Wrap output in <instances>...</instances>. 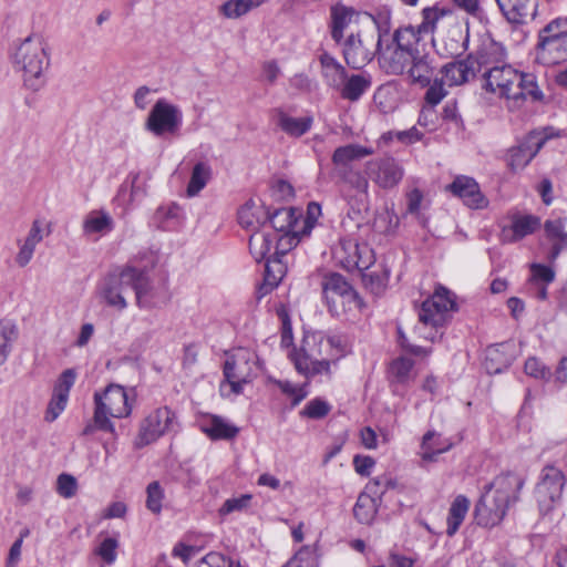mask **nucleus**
Instances as JSON below:
<instances>
[{
    "label": "nucleus",
    "instance_id": "1",
    "mask_svg": "<svg viewBox=\"0 0 567 567\" xmlns=\"http://www.w3.org/2000/svg\"><path fill=\"white\" fill-rule=\"evenodd\" d=\"M524 480L513 473L497 476L475 505L477 524L484 527H493L499 524L506 515L512 503L518 499Z\"/></svg>",
    "mask_w": 567,
    "mask_h": 567
},
{
    "label": "nucleus",
    "instance_id": "2",
    "mask_svg": "<svg viewBox=\"0 0 567 567\" xmlns=\"http://www.w3.org/2000/svg\"><path fill=\"white\" fill-rule=\"evenodd\" d=\"M12 61L22 73L27 89L38 92L47 83V72L50 68L49 48L41 34L31 33L21 40L14 49Z\"/></svg>",
    "mask_w": 567,
    "mask_h": 567
},
{
    "label": "nucleus",
    "instance_id": "3",
    "mask_svg": "<svg viewBox=\"0 0 567 567\" xmlns=\"http://www.w3.org/2000/svg\"><path fill=\"white\" fill-rule=\"evenodd\" d=\"M483 87L498 97L513 101L515 104L530 96L539 100L542 93L538 90L535 76L530 73H522L511 65L494 66L483 73Z\"/></svg>",
    "mask_w": 567,
    "mask_h": 567
},
{
    "label": "nucleus",
    "instance_id": "4",
    "mask_svg": "<svg viewBox=\"0 0 567 567\" xmlns=\"http://www.w3.org/2000/svg\"><path fill=\"white\" fill-rule=\"evenodd\" d=\"M94 403L93 424L84 427V435H90L95 430L114 433V424L110 417L121 419L131 414L127 394L124 388L117 384H110L102 393L95 392Z\"/></svg>",
    "mask_w": 567,
    "mask_h": 567
},
{
    "label": "nucleus",
    "instance_id": "5",
    "mask_svg": "<svg viewBox=\"0 0 567 567\" xmlns=\"http://www.w3.org/2000/svg\"><path fill=\"white\" fill-rule=\"evenodd\" d=\"M536 60L544 65H555L567 60V17L551 20L538 31Z\"/></svg>",
    "mask_w": 567,
    "mask_h": 567
},
{
    "label": "nucleus",
    "instance_id": "6",
    "mask_svg": "<svg viewBox=\"0 0 567 567\" xmlns=\"http://www.w3.org/2000/svg\"><path fill=\"white\" fill-rule=\"evenodd\" d=\"M135 267L132 266H125L109 272L99 287V295L103 302L117 311L126 309L125 293L133 289Z\"/></svg>",
    "mask_w": 567,
    "mask_h": 567
},
{
    "label": "nucleus",
    "instance_id": "7",
    "mask_svg": "<svg viewBox=\"0 0 567 567\" xmlns=\"http://www.w3.org/2000/svg\"><path fill=\"white\" fill-rule=\"evenodd\" d=\"M322 293L331 313L340 316L352 306L359 307L360 299L352 286L337 272L326 275L321 282Z\"/></svg>",
    "mask_w": 567,
    "mask_h": 567
},
{
    "label": "nucleus",
    "instance_id": "8",
    "mask_svg": "<svg viewBox=\"0 0 567 567\" xmlns=\"http://www.w3.org/2000/svg\"><path fill=\"white\" fill-rule=\"evenodd\" d=\"M224 377L231 392L240 394L244 384L250 383L256 377L255 354L243 348L234 351L224 363Z\"/></svg>",
    "mask_w": 567,
    "mask_h": 567
},
{
    "label": "nucleus",
    "instance_id": "9",
    "mask_svg": "<svg viewBox=\"0 0 567 567\" xmlns=\"http://www.w3.org/2000/svg\"><path fill=\"white\" fill-rule=\"evenodd\" d=\"M564 486L565 475L559 468L544 467L540 481L535 488V498L540 515L550 514L560 504Z\"/></svg>",
    "mask_w": 567,
    "mask_h": 567
},
{
    "label": "nucleus",
    "instance_id": "10",
    "mask_svg": "<svg viewBox=\"0 0 567 567\" xmlns=\"http://www.w3.org/2000/svg\"><path fill=\"white\" fill-rule=\"evenodd\" d=\"M378 30L371 32H351L343 42V58L346 63L359 70L372 61L378 50Z\"/></svg>",
    "mask_w": 567,
    "mask_h": 567
},
{
    "label": "nucleus",
    "instance_id": "11",
    "mask_svg": "<svg viewBox=\"0 0 567 567\" xmlns=\"http://www.w3.org/2000/svg\"><path fill=\"white\" fill-rule=\"evenodd\" d=\"M456 309V303L450 290L439 287L431 298L426 299L419 311V320L424 327L434 329L443 327L450 312Z\"/></svg>",
    "mask_w": 567,
    "mask_h": 567
},
{
    "label": "nucleus",
    "instance_id": "12",
    "mask_svg": "<svg viewBox=\"0 0 567 567\" xmlns=\"http://www.w3.org/2000/svg\"><path fill=\"white\" fill-rule=\"evenodd\" d=\"M422 16L423 21L417 25V28L413 25L399 28L388 41L413 55L419 54L421 34L430 33L434 30L435 23L442 16V12L436 8H425L422 11Z\"/></svg>",
    "mask_w": 567,
    "mask_h": 567
},
{
    "label": "nucleus",
    "instance_id": "13",
    "mask_svg": "<svg viewBox=\"0 0 567 567\" xmlns=\"http://www.w3.org/2000/svg\"><path fill=\"white\" fill-rule=\"evenodd\" d=\"M182 121L181 109L165 99H159L152 107L145 127L156 136H162L165 133L175 134L179 130Z\"/></svg>",
    "mask_w": 567,
    "mask_h": 567
},
{
    "label": "nucleus",
    "instance_id": "14",
    "mask_svg": "<svg viewBox=\"0 0 567 567\" xmlns=\"http://www.w3.org/2000/svg\"><path fill=\"white\" fill-rule=\"evenodd\" d=\"M336 260L347 270H368L374 262L373 250L353 239H341L333 249Z\"/></svg>",
    "mask_w": 567,
    "mask_h": 567
},
{
    "label": "nucleus",
    "instance_id": "15",
    "mask_svg": "<svg viewBox=\"0 0 567 567\" xmlns=\"http://www.w3.org/2000/svg\"><path fill=\"white\" fill-rule=\"evenodd\" d=\"M365 173L379 187L391 189L402 181L404 169L395 158L383 156L369 161Z\"/></svg>",
    "mask_w": 567,
    "mask_h": 567
},
{
    "label": "nucleus",
    "instance_id": "16",
    "mask_svg": "<svg viewBox=\"0 0 567 567\" xmlns=\"http://www.w3.org/2000/svg\"><path fill=\"white\" fill-rule=\"evenodd\" d=\"M175 414L168 408H159L151 412L141 423L138 446L155 442L173 426Z\"/></svg>",
    "mask_w": 567,
    "mask_h": 567
},
{
    "label": "nucleus",
    "instance_id": "17",
    "mask_svg": "<svg viewBox=\"0 0 567 567\" xmlns=\"http://www.w3.org/2000/svg\"><path fill=\"white\" fill-rule=\"evenodd\" d=\"M136 305L140 308H152L167 301V289L165 284L154 285L145 270L135 268L133 284Z\"/></svg>",
    "mask_w": 567,
    "mask_h": 567
},
{
    "label": "nucleus",
    "instance_id": "18",
    "mask_svg": "<svg viewBox=\"0 0 567 567\" xmlns=\"http://www.w3.org/2000/svg\"><path fill=\"white\" fill-rule=\"evenodd\" d=\"M378 51L381 68L388 74H404L413 61V54L400 49L378 33Z\"/></svg>",
    "mask_w": 567,
    "mask_h": 567
},
{
    "label": "nucleus",
    "instance_id": "19",
    "mask_svg": "<svg viewBox=\"0 0 567 567\" xmlns=\"http://www.w3.org/2000/svg\"><path fill=\"white\" fill-rule=\"evenodd\" d=\"M546 142L540 132H530L522 143L513 146L507 153V165L513 171H520L537 155Z\"/></svg>",
    "mask_w": 567,
    "mask_h": 567
},
{
    "label": "nucleus",
    "instance_id": "20",
    "mask_svg": "<svg viewBox=\"0 0 567 567\" xmlns=\"http://www.w3.org/2000/svg\"><path fill=\"white\" fill-rule=\"evenodd\" d=\"M447 189L460 197L463 203L473 209H483L487 207L488 200L482 194L476 181L468 176H457Z\"/></svg>",
    "mask_w": 567,
    "mask_h": 567
},
{
    "label": "nucleus",
    "instance_id": "21",
    "mask_svg": "<svg viewBox=\"0 0 567 567\" xmlns=\"http://www.w3.org/2000/svg\"><path fill=\"white\" fill-rule=\"evenodd\" d=\"M51 224H45L41 219H34L31 228L23 240H19V251L16 256V262L20 267H25L33 257L35 247L44 237L51 234Z\"/></svg>",
    "mask_w": 567,
    "mask_h": 567
},
{
    "label": "nucleus",
    "instance_id": "22",
    "mask_svg": "<svg viewBox=\"0 0 567 567\" xmlns=\"http://www.w3.org/2000/svg\"><path fill=\"white\" fill-rule=\"evenodd\" d=\"M504 18L513 24H525L537 16V0H496Z\"/></svg>",
    "mask_w": 567,
    "mask_h": 567
},
{
    "label": "nucleus",
    "instance_id": "23",
    "mask_svg": "<svg viewBox=\"0 0 567 567\" xmlns=\"http://www.w3.org/2000/svg\"><path fill=\"white\" fill-rule=\"evenodd\" d=\"M359 20V12L352 7L344 6L343 3H336L330 8V33L331 38L341 43L344 31L351 25L357 24Z\"/></svg>",
    "mask_w": 567,
    "mask_h": 567
},
{
    "label": "nucleus",
    "instance_id": "24",
    "mask_svg": "<svg viewBox=\"0 0 567 567\" xmlns=\"http://www.w3.org/2000/svg\"><path fill=\"white\" fill-rule=\"evenodd\" d=\"M467 32L461 25H453L434 45L440 55L444 58L461 56L467 49Z\"/></svg>",
    "mask_w": 567,
    "mask_h": 567
},
{
    "label": "nucleus",
    "instance_id": "25",
    "mask_svg": "<svg viewBox=\"0 0 567 567\" xmlns=\"http://www.w3.org/2000/svg\"><path fill=\"white\" fill-rule=\"evenodd\" d=\"M452 446L453 442L450 439L443 437L435 431H427L422 437L419 451L421 466L436 462L439 456L450 451Z\"/></svg>",
    "mask_w": 567,
    "mask_h": 567
},
{
    "label": "nucleus",
    "instance_id": "26",
    "mask_svg": "<svg viewBox=\"0 0 567 567\" xmlns=\"http://www.w3.org/2000/svg\"><path fill=\"white\" fill-rule=\"evenodd\" d=\"M545 238L550 244L547 255L549 262H555L561 251L567 249V231L563 219H548L544 224Z\"/></svg>",
    "mask_w": 567,
    "mask_h": 567
},
{
    "label": "nucleus",
    "instance_id": "27",
    "mask_svg": "<svg viewBox=\"0 0 567 567\" xmlns=\"http://www.w3.org/2000/svg\"><path fill=\"white\" fill-rule=\"evenodd\" d=\"M374 153L373 148L359 144H347L334 150L331 161L334 165V172L353 168L352 162L362 159Z\"/></svg>",
    "mask_w": 567,
    "mask_h": 567
},
{
    "label": "nucleus",
    "instance_id": "28",
    "mask_svg": "<svg viewBox=\"0 0 567 567\" xmlns=\"http://www.w3.org/2000/svg\"><path fill=\"white\" fill-rule=\"evenodd\" d=\"M200 430L212 440H231L239 429L218 415L208 414L200 421Z\"/></svg>",
    "mask_w": 567,
    "mask_h": 567
},
{
    "label": "nucleus",
    "instance_id": "29",
    "mask_svg": "<svg viewBox=\"0 0 567 567\" xmlns=\"http://www.w3.org/2000/svg\"><path fill=\"white\" fill-rule=\"evenodd\" d=\"M476 61L467 59L464 61L451 62L445 64L441 72L443 81L449 86L461 85L475 75Z\"/></svg>",
    "mask_w": 567,
    "mask_h": 567
},
{
    "label": "nucleus",
    "instance_id": "30",
    "mask_svg": "<svg viewBox=\"0 0 567 567\" xmlns=\"http://www.w3.org/2000/svg\"><path fill=\"white\" fill-rule=\"evenodd\" d=\"M371 86V76L365 73L352 74L348 76L346 74L344 82L336 90L339 91L340 95L344 100L358 101Z\"/></svg>",
    "mask_w": 567,
    "mask_h": 567
},
{
    "label": "nucleus",
    "instance_id": "31",
    "mask_svg": "<svg viewBox=\"0 0 567 567\" xmlns=\"http://www.w3.org/2000/svg\"><path fill=\"white\" fill-rule=\"evenodd\" d=\"M114 228V220L112 216L103 210L95 209L90 212L83 220V233L85 236H103Z\"/></svg>",
    "mask_w": 567,
    "mask_h": 567
},
{
    "label": "nucleus",
    "instance_id": "32",
    "mask_svg": "<svg viewBox=\"0 0 567 567\" xmlns=\"http://www.w3.org/2000/svg\"><path fill=\"white\" fill-rule=\"evenodd\" d=\"M405 73L412 83L420 84L422 87H425L431 83L434 66L432 65L429 55L419 53L413 56V61H411Z\"/></svg>",
    "mask_w": 567,
    "mask_h": 567
},
{
    "label": "nucleus",
    "instance_id": "33",
    "mask_svg": "<svg viewBox=\"0 0 567 567\" xmlns=\"http://www.w3.org/2000/svg\"><path fill=\"white\" fill-rule=\"evenodd\" d=\"M301 213L292 207H282L276 209L272 214L266 213V220H269L271 227L277 233L295 231Z\"/></svg>",
    "mask_w": 567,
    "mask_h": 567
},
{
    "label": "nucleus",
    "instance_id": "34",
    "mask_svg": "<svg viewBox=\"0 0 567 567\" xmlns=\"http://www.w3.org/2000/svg\"><path fill=\"white\" fill-rule=\"evenodd\" d=\"M319 62L321 65V74L330 87L336 90L344 82L347 71L331 54L323 51L319 55Z\"/></svg>",
    "mask_w": 567,
    "mask_h": 567
},
{
    "label": "nucleus",
    "instance_id": "35",
    "mask_svg": "<svg viewBox=\"0 0 567 567\" xmlns=\"http://www.w3.org/2000/svg\"><path fill=\"white\" fill-rule=\"evenodd\" d=\"M380 503L374 494L364 489L359 495L353 508L355 519L361 524H371L378 513Z\"/></svg>",
    "mask_w": 567,
    "mask_h": 567
},
{
    "label": "nucleus",
    "instance_id": "36",
    "mask_svg": "<svg viewBox=\"0 0 567 567\" xmlns=\"http://www.w3.org/2000/svg\"><path fill=\"white\" fill-rule=\"evenodd\" d=\"M276 124L288 135L299 137L310 130L312 117H292L278 110L276 112Z\"/></svg>",
    "mask_w": 567,
    "mask_h": 567
},
{
    "label": "nucleus",
    "instance_id": "37",
    "mask_svg": "<svg viewBox=\"0 0 567 567\" xmlns=\"http://www.w3.org/2000/svg\"><path fill=\"white\" fill-rule=\"evenodd\" d=\"M507 348L508 346L506 344H498L487 349L484 361L487 373H501L512 364L513 357L507 354Z\"/></svg>",
    "mask_w": 567,
    "mask_h": 567
},
{
    "label": "nucleus",
    "instance_id": "38",
    "mask_svg": "<svg viewBox=\"0 0 567 567\" xmlns=\"http://www.w3.org/2000/svg\"><path fill=\"white\" fill-rule=\"evenodd\" d=\"M470 508V501L464 495H457L454 501L452 502L449 515H447V528L446 534L447 536L452 537L456 534L460 526L464 522V518L468 512Z\"/></svg>",
    "mask_w": 567,
    "mask_h": 567
},
{
    "label": "nucleus",
    "instance_id": "39",
    "mask_svg": "<svg viewBox=\"0 0 567 567\" xmlns=\"http://www.w3.org/2000/svg\"><path fill=\"white\" fill-rule=\"evenodd\" d=\"M287 272V265L281 257L272 255L266 259L265 279L260 289H265V293L272 290L279 285Z\"/></svg>",
    "mask_w": 567,
    "mask_h": 567
},
{
    "label": "nucleus",
    "instance_id": "40",
    "mask_svg": "<svg viewBox=\"0 0 567 567\" xmlns=\"http://www.w3.org/2000/svg\"><path fill=\"white\" fill-rule=\"evenodd\" d=\"M238 221L244 228L256 230L266 221V212L252 202L246 203L238 210Z\"/></svg>",
    "mask_w": 567,
    "mask_h": 567
},
{
    "label": "nucleus",
    "instance_id": "41",
    "mask_svg": "<svg viewBox=\"0 0 567 567\" xmlns=\"http://www.w3.org/2000/svg\"><path fill=\"white\" fill-rule=\"evenodd\" d=\"M265 2L266 0H228L220 6L219 12L227 19H238Z\"/></svg>",
    "mask_w": 567,
    "mask_h": 567
},
{
    "label": "nucleus",
    "instance_id": "42",
    "mask_svg": "<svg viewBox=\"0 0 567 567\" xmlns=\"http://www.w3.org/2000/svg\"><path fill=\"white\" fill-rule=\"evenodd\" d=\"M274 243L272 234L255 231L249 238V250L254 259L259 262L267 259Z\"/></svg>",
    "mask_w": 567,
    "mask_h": 567
},
{
    "label": "nucleus",
    "instance_id": "43",
    "mask_svg": "<svg viewBox=\"0 0 567 567\" xmlns=\"http://www.w3.org/2000/svg\"><path fill=\"white\" fill-rule=\"evenodd\" d=\"M212 177V168L207 163H197L192 171L190 179L187 185V195L196 196L208 183Z\"/></svg>",
    "mask_w": 567,
    "mask_h": 567
},
{
    "label": "nucleus",
    "instance_id": "44",
    "mask_svg": "<svg viewBox=\"0 0 567 567\" xmlns=\"http://www.w3.org/2000/svg\"><path fill=\"white\" fill-rule=\"evenodd\" d=\"M338 178L349 185L352 189L368 197L369 181L368 178L357 168H349L336 173Z\"/></svg>",
    "mask_w": 567,
    "mask_h": 567
},
{
    "label": "nucleus",
    "instance_id": "45",
    "mask_svg": "<svg viewBox=\"0 0 567 567\" xmlns=\"http://www.w3.org/2000/svg\"><path fill=\"white\" fill-rule=\"evenodd\" d=\"M540 218L534 215L517 216L513 219L512 230L514 238L522 239L535 233L540 227Z\"/></svg>",
    "mask_w": 567,
    "mask_h": 567
},
{
    "label": "nucleus",
    "instance_id": "46",
    "mask_svg": "<svg viewBox=\"0 0 567 567\" xmlns=\"http://www.w3.org/2000/svg\"><path fill=\"white\" fill-rule=\"evenodd\" d=\"M413 361L408 358H398L390 365V375L398 383H406L412 379Z\"/></svg>",
    "mask_w": 567,
    "mask_h": 567
},
{
    "label": "nucleus",
    "instance_id": "47",
    "mask_svg": "<svg viewBox=\"0 0 567 567\" xmlns=\"http://www.w3.org/2000/svg\"><path fill=\"white\" fill-rule=\"evenodd\" d=\"M299 230L272 234L274 241H276L275 252L277 257H284L286 254L296 247L299 243Z\"/></svg>",
    "mask_w": 567,
    "mask_h": 567
},
{
    "label": "nucleus",
    "instance_id": "48",
    "mask_svg": "<svg viewBox=\"0 0 567 567\" xmlns=\"http://www.w3.org/2000/svg\"><path fill=\"white\" fill-rule=\"evenodd\" d=\"M118 540L116 537H105L100 545L94 549L105 564L111 565L115 561L117 556Z\"/></svg>",
    "mask_w": 567,
    "mask_h": 567
},
{
    "label": "nucleus",
    "instance_id": "49",
    "mask_svg": "<svg viewBox=\"0 0 567 567\" xmlns=\"http://www.w3.org/2000/svg\"><path fill=\"white\" fill-rule=\"evenodd\" d=\"M362 280L368 289L374 295L382 293L388 285L389 280V272L382 271V272H367L362 275Z\"/></svg>",
    "mask_w": 567,
    "mask_h": 567
},
{
    "label": "nucleus",
    "instance_id": "50",
    "mask_svg": "<svg viewBox=\"0 0 567 567\" xmlns=\"http://www.w3.org/2000/svg\"><path fill=\"white\" fill-rule=\"evenodd\" d=\"M530 268V285H548L555 279V271L549 266L543 264H532Z\"/></svg>",
    "mask_w": 567,
    "mask_h": 567
},
{
    "label": "nucleus",
    "instance_id": "51",
    "mask_svg": "<svg viewBox=\"0 0 567 567\" xmlns=\"http://www.w3.org/2000/svg\"><path fill=\"white\" fill-rule=\"evenodd\" d=\"M16 337V327L8 322H0V365L4 363L10 351V343Z\"/></svg>",
    "mask_w": 567,
    "mask_h": 567
},
{
    "label": "nucleus",
    "instance_id": "52",
    "mask_svg": "<svg viewBox=\"0 0 567 567\" xmlns=\"http://www.w3.org/2000/svg\"><path fill=\"white\" fill-rule=\"evenodd\" d=\"M146 507L154 514H158L162 509V501L164 498L163 489L158 482L154 481L146 488Z\"/></svg>",
    "mask_w": 567,
    "mask_h": 567
},
{
    "label": "nucleus",
    "instance_id": "53",
    "mask_svg": "<svg viewBox=\"0 0 567 567\" xmlns=\"http://www.w3.org/2000/svg\"><path fill=\"white\" fill-rule=\"evenodd\" d=\"M330 410L331 406L328 402L321 399H313L306 404L300 414L309 419L318 420L324 417Z\"/></svg>",
    "mask_w": 567,
    "mask_h": 567
},
{
    "label": "nucleus",
    "instance_id": "54",
    "mask_svg": "<svg viewBox=\"0 0 567 567\" xmlns=\"http://www.w3.org/2000/svg\"><path fill=\"white\" fill-rule=\"evenodd\" d=\"M396 485H398L396 481H394L393 478L388 477V476H380V477L372 478L365 485V489L368 492H370L371 494H374L378 497L379 502H381L383 494L388 489L395 488Z\"/></svg>",
    "mask_w": 567,
    "mask_h": 567
},
{
    "label": "nucleus",
    "instance_id": "55",
    "mask_svg": "<svg viewBox=\"0 0 567 567\" xmlns=\"http://www.w3.org/2000/svg\"><path fill=\"white\" fill-rule=\"evenodd\" d=\"M56 492L63 498H71L78 492V482L74 476L62 473L56 480Z\"/></svg>",
    "mask_w": 567,
    "mask_h": 567
},
{
    "label": "nucleus",
    "instance_id": "56",
    "mask_svg": "<svg viewBox=\"0 0 567 567\" xmlns=\"http://www.w3.org/2000/svg\"><path fill=\"white\" fill-rule=\"evenodd\" d=\"M524 369L527 375L539 380H548L551 375L550 369L535 357L526 360Z\"/></svg>",
    "mask_w": 567,
    "mask_h": 567
},
{
    "label": "nucleus",
    "instance_id": "57",
    "mask_svg": "<svg viewBox=\"0 0 567 567\" xmlns=\"http://www.w3.org/2000/svg\"><path fill=\"white\" fill-rule=\"evenodd\" d=\"M251 501L250 494H245L239 497H233L225 501L223 506L219 508V515L226 516L228 514H231L234 512H240L243 509H246Z\"/></svg>",
    "mask_w": 567,
    "mask_h": 567
},
{
    "label": "nucleus",
    "instance_id": "58",
    "mask_svg": "<svg viewBox=\"0 0 567 567\" xmlns=\"http://www.w3.org/2000/svg\"><path fill=\"white\" fill-rule=\"evenodd\" d=\"M423 137V134L415 127H411L405 131H390L383 134V138L391 141L396 138L399 142L403 144H413L420 141Z\"/></svg>",
    "mask_w": 567,
    "mask_h": 567
},
{
    "label": "nucleus",
    "instance_id": "59",
    "mask_svg": "<svg viewBox=\"0 0 567 567\" xmlns=\"http://www.w3.org/2000/svg\"><path fill=\"white\" fill-rule=\"evenodd\" d=\"M68 399L69 398L64 396L63 394H58L53 392L45 412V421L53 422L54 420H56L58 416L64 411L68 403Z\"/></svg>",
    "mask_w": 567,
    "mask_h": 567
},
{
    "label": "nucleus",
    "instance_id": "60",
    "mask_svg": "<svg viewBox=\"0 0 567 567\" xmlns=\"http://www.w3.org/2000/svg\"><path fill=\"white\" fill-rule=\"evenodd\" d=\"M445 84L443 79L435 78L433 83L427 85L429 89L425 93V101L430 105H437L447 95V91L444 87Z\"/></svg>",
    "mask_w": 567,
    "mask_h": 567
},
{
    "label": "nucleus",
    "instance_id": "61",
    "mask_svg": "<svg viewBox=\"0 0 567 567\" xmlns=\"http://www.w3.org/2000/svg\"><path fill=\"white\" fill-rule=\"evenodd\" d=\"M75 379L76 372L74 369L64 370L59 377L53 392L69 398L70 390L74 385Z\"/></svg>",
    "mask_w": 567,
    "mask_h": 567
},
{
    "label": "nucleus",
    "instance_id": "62",
    "mask_svg": "<svg viewBox=\"0 0 567 567\" xmlns=\"http://www.w3.org/2000/svg\"><path fill=\"white\" fill-rule=\"evenodd\" d=\"M277 384L285 394L292 398V405L299 404L307 396L303 388L297 386L289 381H278Z\"/></svg>",
    "mask_w": 567,
    "mask_h": 567
},
{
    "label": "nucleus",
    "instance_id": "63",
    "mask_svg": "<svg viewBox=\"0 0 567 567\" xmlns=\"http://www.w3.org/2000/svg\"><path fill=\"white\" fill-rule=\"evenodd\" d=\"M202 564L208 567H233V560L220 553L212 551L202 558Z\"/></svg>",
    "mask_w": 567,
    "mask_h": 567
},
{
    "label": "nucleus",
    "instance_id": "64",
    "mask_svg": "<svg viewBox=\"0 0 567 567\" xmlns=\"http://www.w3.org/2000/svg\"><path fill=\"white\" fill-rule=\"evenodd\" d=\"M375 462L371 456L355 455L353 458V466L358 474L362 476L370 475Z\"/></svg>",
    "mask_w": 567,
    "mask_h": 567
}]
</instances>
